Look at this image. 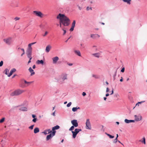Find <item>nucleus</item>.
Returning a JSON list of instances; mask_svg holds the SVG:
<instances>
[{"label":"nucleus","instance_id":"1","mask_svg":"<svg viewBox=\"0 0 147 147\" xmlns=\"http://www.w3.org/2000/svg\"><path fill=\"white\" fill-rule=\"evenodd\" d=\"M57 18L61 20V22L64 26H68L69 24L70 20L63 14L59 13L57 16Z\"/></svg>","mask_w":147,"mask_h":147},{"label":"nucleus","instance_id":"2","mask_svg":"<svg viewBox=\"0 0 147 147\" xmlns=\"http://www.w3.org/2000/svg\"><path fill=\"white\" fill-rule=\"evenodd\" d=\"M3 41L7 45H10L13 43V40L12 37H9L4 38Z\"/></svg>","mask_w":147,"mask_h":147},{"label":"nucleus","instance_id":"3","mask_svg":"<svg viewBox=\"0 0 147 147\" xmlns=\"http://www.w3.org/2000/svg\"><path fill=\"white\" fill-rule=\"evenodd\" d=\"M24 91L22 90L18 89L11 92L10 95L12 96H18L22 94Z\"/></svg>","mask_w":147,"mask_h":147},{"label":"nucleus","instance_id":"4","mask_svg":"<svg viewBox=\"0 0 147 147\" xmlns=\"http://www.w3.org/2000/svg\"><path fill=\"white\" fill-rule=\"evenodd\" d=\"M36 43V42H35L29 44L28 45V47L27 49L26 52L32 53V47L31 46L32 45Z\"/></svg>","mask_w":147,"mask_h":147},{"label":"nucleus","instance_id":"5","mask_svg":"<svg viewBox=\"0 0 147 147\" xmlns=\"http://www.w3.org/2000/svg\"><path fill=\"white\" fill-rule=\"evenodd\" d=\"M33 13L34 14H35L36 16L40 18L43 17L44 15L40 11H33Z\"/></svg>","mask_w":147,"mask_h":147},{"label":"nucleus","instance_id":"6","mask_svg":"<svg viewBox=\"0 0 147 147\" xmlns=\"http://www.w3.org/2000/svg\"><path fill=\"white\" fill-rule=\"evenodd\" d=\"M60 127L58 125H56L52 127V130L53 131L52 132V136H53L55 135V133L56 132V131H55V130L58 129Z\"/></svg>","mask_w":147,"mask_h":147},{"label":"nucleus","instance_id":"7","mask_svg":"<svg viewBox=\"0 0 147 147\" xmlns=\"http://www.w3.org/2000/svg\"><path fill=\"white\" fill-rule=\"evenodd\" d=\"M86 128L88 129H90L91 128V125L89 119H88L86 120Z\"/></svg>","mask_w":147,"mask_h":147},{"label":"nucleus","instance_id":"8","mask_svg":"<svg viewBox=\"0 0 147 147\" xmlns=\"http://www.w3.org/2000/svg\"><path fill=\"white\" fill-rule=\"evenodd\" d=\"M32 53L26 52L27 56L29 59V60L28 62V64L30 63L31 62V60L32 58Z\"/></svg>","mask_w":147,"mask_h":147},{"label":"nucleus","instance_id":"9","mask_svg":"<svg viewBox=\"0 0 147 147\" xmlns=\"http://www.w3.org/2000/svg\"><path fill=\"white\" fill-rule=\"evenodd\" d=\"M71 123L75 127H77L78 126V123L77 120L74 119L71 121Z\"/></svg>","mask_w":147,"mask_h":147},{"label":"nucleus","instance_id":"10","mask_svg":"<svg viewBox=\"0 0 147 147\" xmlns=\"http://www.w3.org/2000/svg\"><path fill=\"white\" fill-rule=\"evenodd\" d=\"M76 24V21L75 20L73 21V22L71 24V28L69 29V31L70 32H72L74 30V28Z\"/></svg>","mask_w":147,"mask_h":147},{"label":"nucleus","instance_id":"11","mask_svg":"<svg viewBox=\"0 0 147 147\" xmlns=\"http://www.w3.org/2000/svg\"><path fill=\"white\" fill-rule=\"evenodd\" d=\"M53 60V63L54 64H56L57 61L59 59V57L57 56H56L52 58V59Z\"/></svg>","mask_w":147,"mask_h":147},{"label":"nucleus","instance_id":"12","mask_svg":"<svg viewBox=\"0 0 147 147\" xmlns=\"http://www.w3.org/2000/svg\"><path fill=\"white\" fill-rule=\"evenodd\" d=\"M67 74H63L61 75V78L63 81L67 79Z\"/></svg>","mask_w":147,"mask_h":147},{"label":"nucleus","instance_id":"13","mask_svg":"<svg viewBox=\"0 0 147 147\" xmlns=\"http://www.w3.org/2000/svg\"><path fill=\"white\" fill-rule=\"evenodd\" d=\"M16 71V69L14 68L12 69L10 71L8 75V77H10L13 74V73L14 72H15Z\"/></svg>","mask_w":147,"mask_h":147},{"label":"nucleus","instance_id":"14","mask_svg":"<svg viewBox=\"0 0 147 147\" xmlns=\"http://www.w3.org/2000/svg\"><path fill=\"white\" fill-rule=\"evenodd\" d=\"M134 117L136 120L137 121H140L142 119V117L141 115L138 117L136 115H135Z\"/></svg>","mask_w":147,"mask_h":147},{"label":"nucleus","instance_id":"15","mask_svg":"<svg viewBox=\"0 0 147 147\" xmlns=\"http://www.w3.org/2000/svg\"><path fill=\"white\" fill-rule=\"evenodd\" d=\"M90 37L93 39H95L99 37L100 36L98 34H91Z\"/></svg>","mask_w":147,"mask_h":147},{"label":"nucleus","instance_id":"16","mask_svg":"<svg viewBox=\"0 0 147 147\" xmlns=\"http://www.w3.org/2000/svg\"><path fill=\"white\" fill-rule=\"evenodd\" d=\"M28 70L29 72L31 73L30 76H32L35 74V72L31 67H30L29 68Z\"/></svg>","mask_w":147,"mask_h":147},{"label":"nucleus","instance_id":"17","mask_svg":"<svg viewBox=\"0 0 147 147\" xmlns=\"http://www.w3.org/2000/svg\"><path fill=\"white\" fill-rule=\"evenodd\" d=\"M135 120H128L127 119H125L124 120V121L126 123H130L131 122H135Z\"/></svg>","mask_w":147,"mask_h":147},{"label":"nucleus","instance_id":"18","mask_svg":"<svg viewBox=\"0 0 147 147\" xmlns=\"http://www.w3.org/2000/svg\"><path fill=\"white\" fill-rule=\"evenodd\" d=\"M51 46L49 45H47L45 49V51L46 52L48 53L50 51L51 49Z\"/></svg>","mask_w":147,"mask_h":147},{"label":"nucleus","instance_id":"19","mask_svg":"<svg viewBox=\"0 0 147 147\" xmlns=\"http://www.w3.org/2000/svg\"><path fill=\"white\" fill-rule=\"evenodd\" d=\"M36 63L37 64H41L43 65L44 63V61L42 60H38L36 61Z\"/></svg>","mask_w":147,"mask_h":147},{"label":"nucleus","instance_id":"20","mask_svg":"<svg viewBox=\"0 0 147 147\" xmlns=\"http://www.w3.org/2000/svg\"><path fill=\"white\" fill-rule=\"evenodd\" d=\"M92 55L95 57H99L100 55V53H96L93 54Z\"/></svg>","mask_w":147,"mask_h":147},{"label":"nucleus","instance_id":"21","mask_svg":"<svg viewBox=\"0 0 147 147\" xmlns=\"http://www.w3.org/2000/svg\"><path fill=\"white\" fill-rule=\"evenodd\" d=\"M74 52L76 55L79 56H81V54L80 51L79 50H75Z\"/></svg>","mask_w":147,"mask_h":147},{"label":"nucleus","instance_id":"22","mask_svg":"<svg viewBox=\"0 0 147 147\" xmlns=\"http://www.w3.org/2000/svg\"><path fill=\"white\" fill-rule=\"evenodd\" d=\"M39 131V129L38 127H36L34 128V133L36 134Z\"/></svg>","mask_w":147,"mask_h":147},{"label":"nucleus","instance_id":"23","mask_svg":"<svg viewBox=\"0 0 147 147\" xmlns=\"http://www.w3.org/2000/svg\"><path fill=\"white\" fill-rule=\"evenodd\" d=\"M52 134L51 133L49 135H47L46 137V140L47 141L49 140L50 138L52 137Z\"/></svg>","mask_w":147,"mask_h":147},{"label":"nucleus","instance_id":"24","mask_svg":"<svg viewBox=\"0 0 147 147\" xmlns=\"http://www.w3.org/2000/svg\"><path fill=\"white\" fill-rule=\"evenodd\" d=\"M71 132L72 133V137L74 138H75L77 135V134L74 131H72Z\"/></svg>","mask_w":147,"mask_h":147},{"label":"nucleus","instance_id":"25","mask_svg":"<svg viewBox=\"0 0 147 147\" xmlns=\"http://www.w3.org/2000/svg\"><path fill=\"white\" fill-rule=\"evenodd\" d=\"M145 138V137H143L142 138V140H139V142H141L142 143L144 144H146Z\"/></svg>","mask_w":147,"mask_h":147},{"label":"nucleus","instance_id":"26","mask_svg":"<svg viewBox=\"0 0 147 147\" xmlns=\"http://www.w3.org/2000/svg\"><path fill=\"white\" fill-rule=\"evenodd\" d=\"M20 109V110L23 111H27V109L26 107H21Z\"/></svg>","mask_w":147,"mask_h":147},{"label":"nucleus","instance_id":"27","mask_svg":"<svg viewBox=\"0 0 147 147\" xmlns=\"http://www.w3.org/2000/svg\"><path fill=\"white\" fill-rule=\"evenodd\" d=\"M80 109V108L79 107H74L72 108V111L73 112H75L77 111V109Z\"/></svg>","mask_w":147,"mask_h":147},{"label":"nucleus","instance_id":"28","mask_svg":"<svg viewBox=\"0 0 147 147\" xmlns=\"http://www.w3.org/2000/svg\"><path fill=\"white\" fill-rule=\"evenodd\" d=\"M81 131L82 129H75L74 131L78 134L80 131Z\"/></svg>","mask_w":147,"mask_h":147},{"label":"nucleus","instance_id":"29","mask_svg":"<svg viewBox=\"0 0 147 147\" xmlns=\"http://www.w3.org/2000/svg\"><path fill=\"white\" fill-rule=\"evenodd\" d=\"M4 72H5V74L7 75V76L9 74L8 73L9 72V70L8 69H5Z\"/></svg>","mask_w":147,"mask_h":147},{"label":"nucleus","instance_id":"30","mask_svg":"<svg viewBox=\"0 0 147 147\" xmlns=\"http://www.w3.org/2000/svg\"><path fill=\"white\" fill-rule=\"evenodd\" d=\"M24 82L26 84H28V86L29 84H31L33 82V81H31V82H28L26 81L25 80H24Z\"/></svg>","mask_w":147,"mask_h":147},{"label":"nucleus","instance_id":"31","mask_svg":"<svg viewBox=\"0 0 147 147\" xmlns=\"http://www.w3.org/2000/svg\"><path fill=\"white\" fill-rule=\"evenodd\" d=\"M105 134L108 136L110 138H114V136H112L109 134H107V133H105Z\"/></svg>","mask_w":147,"mask_h":147},{"label":"nucleus","instance_id":"32","mask_svg":"<svg viewBox=\"0 0 147 147\" xmlns=\"http://www.w3.org/2000/svg\"><path fill=\"white\" fill-rule=\"evenodd\" d=\"M74 127L75 126L73 125L69 129V131H73L72 130H74Z\"/></svg>","mask_w":147,"mask_h":147},{"label":"nucleus","instance_id":"33","mask_svg":"<svg viewBox=\"0 0 147 147\" xmlns=\"http://www.w3.org/2000/svg\"><path fill=\"white\" fill-rule=\"evenodd\" d=\"M144 102V101H141L140 102H138L136 104V106H138L139 104H141L142 103Z\"/></svg>","mask_w":147,"mask_h":147},{"label":"nucleus","instance_id":"34","mask_svg":"<svg viewBox=\"0 0 147 147\" xmlns=\"http://www.w3.org/2000/svg\"><path fill=\"white\" fill-rule=\"evenodd\" d=\"M48 33V32L47 31H46L45 32V33L42 35V36L43 37H45V36Z\"/></svg>","mask_w":147,"mask_h":147},{"label":"nucleus","instance_id":"35","mask_svg":"<svg viewBox=\"0 0 147 147\" xmlns=\"http://www.w3.org/2000/svg\"><path fill=\"white\" fill-rule=\"evenodd\" d=\"M47 132V130L46 129L43 132H42V133H43L45 135H47V134H48Z\"/></svg>","mask_w":147,"mask_h":147},{"label":"nucleus","instance_id":"36","mask_svg":"<svg viewBox=\"0 0 147 147\" xmlns=\"http://www.w3.org/2000/svg\"><path fill=\"white\" fill-rule=\"evenodd\" d=\"M34 126V125H32L31 126H29L28 127V128H29V129H33V128Z\"/></svg>","mask_w":147,"mask_h":147},{"label":"nucleus","instance_id":"37","mask_svg":"<svg viewBox=\"0 0 147 147\" xmlns=\"http://www.w3.org/2000/svg\"><path fill=\"white\" fill-rule=\"evenodd\" d=\"M46 130L48 132V134L52 132V131H51L50 129H48Z\"/></svg>","mask_w":147,"mask_h":147},{"label":"nucleus","instance_id":"38","mask_svg":"<svg viewBox=\"0 0 147 147\" xmlns=\"http://www.w3.org/2000/svg\"><path fill=\"white\" fill-rule=\"evenodd\" d=\"M71 102H69V103H68L67 105V107H69L71 105Z\"/></svg>","mask_w":147,"mask_h":147},{"label":"nucleus","instance_id":"39","mask_svg":"<svg viewBox=\"0 0 147 147\" xmlns=\"http://www.w3.org/2000/svg\"><path fill=\"white\" fill-rule=\"evenodd\" d=\"M5 118H3L2 119H1L0 120V123H2L5 120Z\"/></svg>","mask_w":147,"mask_h":147},{"label":"nucleus","instance_id":"40","mask_svg":"<svg viewBox=\"0 0 147 147\" xmlns=\"http://www.w3.org/2000/svg\"><path fill=\"white\" fill-rule=\"evenodd\" d=\"M92 7H86V10L87 11H88L90 10H92Z\"/></svg>","mask_w":147,"mask_h":147},{"label":"nucleus","instance_id":"41","mask_svg":"<svg viewBox=\"0 0 147 147\" xmlns=\"http://www.w3.org/2000/svg\"><path fill=\"white\" fill-rule=\"evenodd\" d=\"M92 76L93 77H94L96 79L98 78H99L97 76L94 74H93L92 75Z\"/></svg>","mask_w":147,"mask_h":147},{"label":"nucleus","instance_id":"42","mask_svg":"<svg viewBox=\"0 0 147 147\" xmlns=\"http://www.w3.org/2000/svg\"><path fill=\"white\" fill-rule=\"evenodd\" d=\"M37 119L36 118H34L32 119V121L34 123H35L36 122V121H37Z\"/></svg>","mask_w":147,"mask_h":147},{"label":"nucleus","instance_id":"43","mask_svg":"<svg viewBox=\"0 0 147 147\" xmlns=\"http://www.w3.org/2000/svg\"><path fill=\"white\" fill-rule=\"evenodd\" d=\"M131 1V0H127V1H126V2L128 4H130L131 3L130 2Z\"/></svg>","mask_w":147,"mask_h":147},{"label":"nucleus","instance_id":"44","mask_svg":"<svg viewBox=\"0 0 147 147\" xmlns=\"http://www.w3.org/2000/svg\"><path fill=\"white\" fill-rule=\"evenodd\" d=\"M117 138H116L114 140L113 143H116L117 142Z\"/></svg>","mask_w":147,"mask_h":147},{"label":"nucleus","instance_id":"45","mask_svg":"<svg viewBox=\"0 0 147 147\" xmlns=\"http://www.w3.org/2000/svg\"><path fill=\"white\" fill-rule=\"evenodd\" d=\"M3 62L2 61L0 62V67L2 66L3 65Z\"/></svg>","mask_w":147,"mask_h":147},{"label":"nucleus","instance_id":"46","mask_svg":"<svg viewBox=\"0 0 147 147\" xmlns=\"http://www.w3.org/2000/svg\"><path fill=\"white\" fill-rule=\"evenodd\" d=\"M125 68L124 67L122 68L121 70V71L122 72H123L124 71Z\"/></svg>","mask_w":147,"mask_h":147},{"label":"nucleus","instance_id":"47","mask_svg":"<svg viewBox=\"0 0 147 147\" xmlns=\"http://www.w3.org/2000/svg\"><path fill=\"white\" fill-rule=\"evenodd\" d=\"M20 18L18 17H15L14 19L15 20H18L20 19Z\"/></svg>","mask_w":147,"mask_h":147},{"label":"nucleus","instance_id":"48","mask_svg":"<svg viewBox=\"0 0 147 147\" xmlns=\"http://www.w3.org/2000/svg\"><path fill=\"white\" fill-rule=\"evenodd\" d=\"M36 117V116L35 115H34V114H32V117L33 118H35V117Z\"/></svg>","mask_w":147,"mask_h":147},{"label":"nucleus","instance_id":"49","mask_svg":"<svg viewBox=\"0 0 147 147\" xmlns=\"http://www.w3.org/2000/svg\"><path fill=\"white\" fill-rule=\"evenodd\" d=\"M109 91V88H107V89H106V92H108Z\"/></svg>","mask_w":147,"mask_h":147},{"label":"nucleus","instance_id":"50","mask_svg":"<svg viewBox=\"0 0 147 147\" xmlns=\"http://www.w3.org/2000/svg\"><path fill=\"white\" fill-rule=\"evenodd\" d=\"M86 93L84 92H83L82 93V95L83 96H85V95H86Z\"/></svg>","mask_w":147,"mask_h":147},{"label":"nucleus","instance_id":"51","mask_svg":"<svg viewBox=\"0 0 147 147\" xmlns=\"http://www.w3.org/2000/svg\"><path fill=\"white\" fill-rule=\"evenodd\" d=\"M63 34L64 35L66 33V31L64 29H63Z\"/></svg>","mask_w":147,"mask_h":147},{"label":"nucleus","instance_id":"52","mask_svg":"<svg viewBox=\"0 0 147 147\" xmlns=\"http://www.w3.org/2000/svg\"><path fill=\"white\" fill-rule=\"evenodd\" d=\"M78 9H79L80 10H81V9H82V7H80V6H78Z\"/></svg>","mask_w":147,"mask_h":147},{"label":"nucleus","instance_id":"53","mask_svg":"<svg viewBox=\"0 0 147 147\" xmlns=\"http://www.w3.org/2000/svg\"><path fill=\"white\" fill-rule=\"evenodd\" d=\"M59 25H60V27H61V24H62V22H61V20H60V22H59Z\"/></svg>","mask_w":147,"mask_h":147},{"label":"nucleus","instance_id":"54","mask_svg":"<svg viewBox=\"0 0 147 147\" xmlns=\"http://www.w3.org/2000/svg\"><path fill=\"white\" fill-rule=\"evenodd\" d=\"M52 115H53L54 116H55V111L52 114H51Z\"/></svg>","mask_w":147,"mask_h":147},{"label":"nucleus","instance_id":"55","mask_svg":"<svg viewBox=\"0 0 147 147\" xmlns=\"http://www.w3.org/2000/svg\"><path fill=\"white\" fill-rule=\"evenodd\" d=\"M20 49L23 51V52H24V49L20 48Z\"/></svg>","mask_w":147,"mask_h":147},{"label":"nucleus","instance_id":"56","mask_svg":"<svg viewBox=\"0 0 147 147\" xmlns=\"http://www.w3.org/2000/svg\"><path fill=\"white\" fill-rule=\"evenodd\" d=\"M123 81V78H122V77H121V78L120 80V81L121 82H122Z\"/></svg>","mask_w":147,"mask_h":147},{"label":"nucleus","instance_id":"57","mask_svg":"<svg viewBox=\"0 0 147 147\" xmlns=\"http://www.w3.org/2000/svg\"><path fill=\"white\" fill-rule=\"evenodd\" d=\"M109 95V93H107L105 95V96L106 97L108 96Z\"/></svg>","mask_w":147,"mask_h":147},{"label":"nucleus","instance_id":"58","mask_svg":"<svg viewBox=\"0 0 147 147\" xmlns=\"http://www.w3.org/2000/svg\"><path fill=\"white\" fill-rule=\"evenodd\" d=\"M68 65L69 66H72L73 65L72 63H68Z\"/></svg>","mask_w":147,"mask_h":147},{"label":"nucleus","instance_id":"59","mask_svg":"<svg viewBox=\"0 0 147 147\" xmlns=\"http://www.w3.org/2000/svg\"><path fill=\"white\" fill-rule=\"evenodd\" d=\"M36 66L35 65H34L32 66V68L33 69H34L35 68Z\"/></svg>","mask_w":147,"mask_h":147},{"label":"nucleus","instance_id":"60","mask_svg":"<svg viewBox=\"0 0 147 147\" xmlns=\"http://www.w3.org/2000/svg\"><path fill=\"white\" fill-rule=\"evenodd\" d=\"M116 73H117V71H116L115 72V75H114L113 76L114 77H115L116 76Z\"/></svg>","mask_w":147,"mask_h":147},{"label":"nucleus","instance_id":"61","mask_svg":"<svg viewBox=\"0 0 147 147\" xmlns=\"http://www.w3.org/2000/svg\"><path fill=\"white\" fill-rule=\"evenodd\" d=\"M113 90L111 91V93L110 94V95H111L112 94H113Z\"/></svg>","mask_w":147,"mask_h":147},{"label":"nucleus","instance_id":"62","mask_svg":"<svg viewBox=\"0 0 147 147\" xmlns=\"http://www.w3.org/2000/svg\"><path fill=\"white\" fill-rule=\"evenodd\" d=\"M107 98L106 97H104V100H106V99H107Z\"/></svg>","mask_w":147,"mask_h":147},{"label":"nucleus","instance_id":"63","mask_svg":"<svg viewBox=\"0 0 147 147\" xmlns=\"http://www.w3.org/2000/svg\"><path fill=\"white\" fill-rule=\"evenodd\" d=\"M24 54H25V52H23V53L21 54V56H22Z\"/></svg>","mask_w":147,"mask_h":147},{"label":"nucleus","instance_id":"64","mask_svg":"<svg viewBox=\"0 0 147 147\" xmlns=\"http://www.w3.org/2000/svg\"><path fill=\"white\" fill-rule=\"evenodd\" d=\"M17 75L16 74H14L13 75V76H12V78H14L15 76H16Z\"/></svg>","mask_w":147,"mask_h":147}]
</instances>
